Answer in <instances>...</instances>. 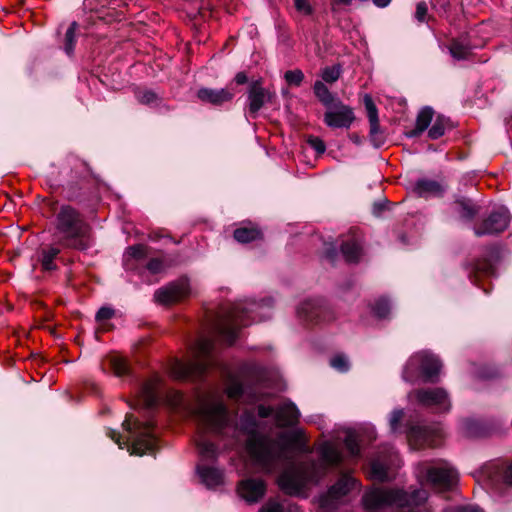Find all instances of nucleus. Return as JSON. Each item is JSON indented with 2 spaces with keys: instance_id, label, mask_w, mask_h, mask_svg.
<instances>
[{
  "instance_id": "nucleus-1",
  "label": "nucleus",
  "mask_w": 512,
  "mask_h": 512,
  "mask_svg": "<svg viewBox=\"0 0 512 512\" xmlns=\"http://www.w3.org/2000/svg\"><path fill=\"white\" fill-rule=\"evenodd\" d=\"M195 420V443L199 456L196 475L207 489L215 490L224 483V473L219 464L224 432V404L221 393L209 392L199 398Z\"/></svg>"
},
{
  "instance_id": "nucleus-2",
  "label": "nucleus",
  "mask_w": 512,
  "mask_h": 512,
  "mask_svg": "<svg viewBox=\"0 0 512 512\" xmlns=\"http://www.w3.org/2000/svg\"><path fill=\"white\" fill-rule=\"evenodd\" d=\"M240 426L248 436L246 447L254 463L267 473L273 472L284 459L285 447L259 432V421L253 410L241 414Z\"/></svg>"
},
{
  "instance_id": "nucleus-3",
  "label": "nucleus",
  "mask_w": 512,
  "mask_h": 512,
  "mask_svg": "<svg viewBox=\"0 0 512 512\" xmlns=\"http://www.w3.org/2000/svg\"><path fill=\"white\" fill-rule=\"evenodd\" d=\"M273 308L272 297H264L259 301L245 299L226 304V348L234 345L237 339L244 335V328L270 319Z\"/></svg>"
},
{
  "instance_id": "nucleus-4",
  "label": "nucleus",
  "mask_w": 512,
  "mask_h": 512,
  "mask_svg": "<svg viewBox=\"0 0 512 512\" xmlns=\"http://www.w3.org/2000/svg\"><path fill=\"white\" fill-rule=\"evenodd\" d=\"M54 226L64 247L85 251L92 246L90 226L76 208L62 205L55 215Z\"/></svg>"
},
{
  "instance_id": "nucleus-5",
  "label": "nucleus",
  "mask_w": 512,
  "mask_h": 512,
  "mask_svg": "<svg viewBox=\"0 0 512 512\" xmlns=\"http://www.w3.org/2000/svg\"><path fill=\"white\" fill-rule=\"evenodd\" d=\"M428 493L424 489H415L411 493L402 489H374L362 497V504L367 512H380L389 507L406 506L411 502L427 500Z\"/></svg>"
},
{
  "instance_id": "nucleus-6",
  "label": "nucleus",
  "mask_w": 512,
  "mask_h": 512,
  "mask_svg": "<svg viewBox=\"0 0 512 512\" xmlns=\"http://www.w3.org/2000/svg\"><path fill=\"white\" fill-rule=\"evenodd\" d=\"M215 365V347L209 338L198 341L195 356L189 362L176 361L171 374L176 379L197 378L203 376Z\"/></svg>"
},
{
  "instance_id": "nucleus-7",
  "label": "nucleus",
  "mask_w": 512,
  "mask_h": 512,
  "mask_svg": "<svg viewBox=\"0 0 512 512\" xmlns=\"http://www.w3.org/2000/svg\"><path fill=\"white\" fill-rule=\"evenodd\" d=\"M321 467L316 461H311L306 467H296L284 470L276 479L279 489L287 496H306L305 489L308 481L318 479Z\"/></svg>"
},
{
  "instance_id": "nucleus-8",
  "label": "nucleus",
  "mask_w": 512,
  "mask_h": 512,
  "mask_svg": "<svg viewBox=\"0 0 512 512\" xmlns=\"http://www.w3.org/2000/svg\"><path fill=\"white\" fill-rule=\"evenodd\" d=\"M501 259L500 247L496 244L487 246L482 257L475 258L463 263V268L467 272L469 280L480 287L485 294H489L491 283L488 286L482 283L483 278H490L496 275V264Z\"/></svg>"
},
{
  "instance_id": "nucleus-9",
  "label": "nucleus",
  "mask_w": 512,
  "mask_h": 512,
  "mask_svg": "<svg viewBox=\"0 0 512 512\" xmlns=\"http://www.w3.org/2000/svg\"><path fill=\"white\" fill-rule=\"evenodd\" d=\"M442 363L438 356L428 351L412 355L402 371L404 381L413 383L420 375L425 383H436Z\"/></svg>"
},
{
  "instance_id": "nucleus-10",
  "label": "nucleus",
  "mask_w": 512,
  "mask_h": 512,
  "mask_svg": "<svg viewBox=\"0 0 512 512\" xmlns=\"http://www.w3.org/2000/svg\"><path fill=\"white\" fill-rule=\"evenodd\" d=\"M122 426L129 433L127 442H131L128 445L131 455L142 456L152 449L154 440L149 424L142 423L130 415L126 417Z\"/></svg>"
},
{
  "instance_id": "nucleus-11",
  "label": "nucleus",
  "mask_w": 512,
  "mask_h": 512,
  "mask_svg": "<svg viewBox=\"0 0 512 512\" xmlns=\"http://www.w3.org/2000/svg\"><path fill=\"white\" fill-rule=\"evenodd\" d=\"M510 220L511 214L507 207H494L488 216L474 227V234L477 237L498 235L508 228Z\"/></svg>"
},
{
  "instance_id": "nucleus-12",
  "label": "nucleus",
  "mask_w": 512,
  "mask_h": 512,
  "mask_svg": "<svg viewBox=\"0 0 512 512\" xmlns=\"http://www.w3.org/2000/svg\"><path fill=\"white\" fill-rule=\"evenodd\" d=\"M299 318L306 324H319L333 319V312L325 299L316 298L303 301L297 308Z\"/></svg>"
},
{
  "instance_id": "nucleus-13",
  "label": "nucleus",
  "mask_w": 512,
  "mask_h": 512,
  "mask_svg": "<svg viewBox=\"0 0 512 512\" xmlns=\"http://www.w3.org/2000/svg\"><path fill=\"white\" fill-rule=\"evenodd\" d=\"M257 415L262 419L273 416L276 425L285 428L292 427L299 422L300 411L293 402L289 401L276 410L271 406L260 404L257 407Z\"/></svg>"
},
{
  "instance_id": "nucleus-14",
  "label": "nucleus",
  "mask_w": 512,
  "mask_h": 512,
  "mask_svg": "<svg viewBox=\"0 0 512 512\" xmlns=\"http://www.w3.org/2000/svg\"><path fill=\"white\" fill-rule=\"evenodd\" d=\"M426 479L435 490L447 491L456 485L458 473L447 462L441 461L427 468Z\"/></svg>"
},
{
  "instance_id": "nucleus-15",
  "label": "nucleus",
  "mask_w": 512,
  "mask_h": 512,
  "mask_svg": "<svg viewBox=\"0 0 512 512\" xmlns=\"http://www.w3.org/2000/svg\"><path fill=\"white\" fill-rule=\"evenodd\" d=\"M190 292L189 279L181 277L157 289L154 300L160 305H171L187 297Z\"/></svg>"
},
{
  "instance_id": "nucleus-16",
  "label": "nucleus",
  "mask_w": 512,
  "mask_h": 512,
  "mask_svg": "<svg viewBox=\"0 0 512 512\" xmlns=\"http://www.w3.org/2000/svg\"><path fill=\"white\" fill-rule=\"evenodd\" d=\"M415 395L419 404L433 408L438 413H446L451 409L449 395L444 388H421L416 390Z\"/></svg>"
},
{
  "instance_id": "nucleus-17",
  "label": "nucleus",
  "mask_w": 512,
  "mask_h": 512,
  "mask_svg": "<svg viewBox=\"0 0 512 512\" xmlns=\"http://www.w3.org/2000/svg\"><path fill=\"white\" fill-rule=\"evenodd\" d=\"M275 98L276 94L264 88L260 80L250 82L247 91L248 116L256 119L259 111L264 108L265 104L273 103Z\"/></svg>"
},
{
  "instance_id": "nucleus-18",
  "label": "nucleus",
  "mask_w": 512,
  "mask_h": 512,
  "mask_svg": "<svg viewBox=\"0 0 512 512\" xmlns=\"http://www.w3.org/2000/svg\"><path fill=\"white\" fill-rule=\"evenodd\" d=\"M355 119L356 116L353 108L344 104L342 101H337L334 106L326 109L323 115V122L332 129H348Z\"/></svg>"
},
{
  "instance_id": "nucleus-19",
  "label": "nucleus",
  "mask_w": 512,
  "mask_h": 512,
  "mask_svg": "<svg viewBox=\"0 0 512 512\" xmlns=\"http://www.w3.org/2000/svg\"><path fill=\"white\" fill-rule=\"evenodd\" d=\"M408 439L418 448L438 447L443 439V433L440 429H434L428 426L413 425L408 429Z\"/></svg>"
},
{
  "instance_id": "nucleus-20",
  "label": "nucleus",
  "mask_w": 512,
  "mask_h": 512,
  "mask_svg": "<svg viewBox=\"0 0 512 512\" xmlns=\"http://www.w3.org/2000/svg\"><path fill=\"white\" fill-rule=\"evenodd\" d=\"M226 398L234 399L236 401L246 399L249 402L257 400V393L255 387L247 382L235 378L230 372L226 364Z\"/></svg>"
},
{
  "instance_id": "nucleus-21",
  "label": "nucleus",
  "mask_w": 512,
  "mask_h": 512,
  "mask_svg": "<svg viewBox=\"0 0 512 512\" xmlns=\"http://www.w3.org/2000/svg\"><path fill=\"white\" fill-rule=\"evenodd\" d=\"M237 492L247 503H257L265 496L267 484L260 478H246L239 482Z\"/></svg>"
},
{
  "instance_id": "nucleus-22",
  "label": "nucleus",
  "mask_w": 512,
  "mask_h": 512,
  "mask_svg": "<svg viewBox=\"0 0 512 512\" xmlns=\"http://www.w3.org/2000/svg\"><path fill=\"white\" fill-rule=\"evenodd\" d=\"M355 480L348 476H343L329 487L326 495L321 497L320 504L324 509H332L336 506L338 500L346 496L351 489Z\"/></svg>"
},
{
  "instance_id": "nucleus-23",
  "label": "nucleus",
  "mask_w": 512,
  "mask_h": 512,
  "mask_svg": "<svg viewBox=\"0 0 512 512\" xmlns=\"http://www.w3.org/2000/svg\"><path fill=\"white\" fill-rule=\"evenodd\" d=\"M489 477L499 491L512 488V462L493 465Z\"/></svg>"
},
{
  "instance_id": "nucleus-24",
  "label": "nucleus",
  "mask_w": 512,
  "mask_h": 512,
  "mask_svg": "<svg viewBox=\"0 0 512 512\" xmlns=\"http://www.w3.org/2000/svg\"><path fill=\"white\" fill-rule=\"evenodd\" d=\"M447 190V186L441 184L436 180L421 178L418 179L413 187L414 193L418 197H438L441 198L444 196Z\"/></svg>"
},
{
  "instance_id": "nucleus-25",
  "label": "nucleus",
  "mask_w": 512,
  "mask_h": 512,
  "mask_svg": "<svg viewBox=\"0 0 512 512\" xmlns=\"http://www.w3.org/2000/svg\"><path fill=\"white\" fill-rule=\"evenodd\" d=\"M463 433L470 438L488 437L495 432V426L490 421L466 419L462 425Z\"/></svg>"
},
{
  "instance_id": "nucleus-26",
  "label": "nucleus",
  "mask_w": 512,
  "mask_h": 512,
  "mask_svg": "<svg viewBox=\"0 0 512 512\" xmlns=\"http://www.w3.org/2000/svg\"><path fill=\"white\" fill-rule=\"evenodd\" d=\"M60 251V248L54 245H46L37 250L36 261L40 263L43 271H54L57 269L55 260Z\"/></svg>"
},
{
  "instance_id": "nucleus-27",
  "label": "nucleus",
  "mask_w": 512,
  "mask_h": 512,
  "mask_svg": "<svg viewBox=\"0 0 512 512\" xmlns=\"http://www.w3.org/2000/svg\"><path fill=\"white\" fill-rule=\"evenodd\" d=\"M434 113L435 112L432 107H423L417 114L415 127L412 130L407 131L406 136L408 138H417L421 136V134L430 126Z\"/></svg>"
},
{
  "instance_id": "nucleus-28",
  "label": "nucleus",
  "mask_w": 512,
  "mask_h": 512,
  "mask_svg": "<svg viewBox=\"0 0 512 512\" xmlns=\"http://www.w3.org/2000/svg\"><path fill=\"white\" fill-rule=\"evenodd\" d=\"M157 389V380H150L141 384L139 389V398L147 409H151L156 406L158 402Z\"/></svg>"
},
{
  "instance_id": "nucleus-29",
  "label": "nucleus",
  "mask_w": 512,
  "mask_h": 512,
  "mask_svg": "<svg viewBox=\"0 0 512 512\" xmlns=\"http://www.w3.org/2000/svg\"><path fill=\"white\" fill-rule=\"evenodd\" d=\"M454 204L460 218L464 221H472L478 215L480 207L474 201L467 197H458Z\"/></svg>"
},
{
  "instance_id": "nucleus-30",
  "label": "nucleus",
  "mask_w": 512,
  "mask_h": 512,
  "mask_svg": "<svg viewBox=\"0 0 512 512\" xmlns=\"http://www.w3.org/2000/svg\"><path fill=\"white\" fill-rule=\"evenodd\" d=\"M340 251L348 263L356 264L362 256V246L354 238L343 240L340 245Z\"/></svg>"
},
{
  "instance_id": "nucleus-31",
  "label": "nucleus",
  "mask_w": 512,
  "mask_h": 512,
  "mask_svg": "<svg viewBox=\"0 0 512 512\" xmlns=\"http://www.w3.org/2000/svg\"><path fill=\"white\" fill-rule=\"evenodd\" d=\"M456 127V124L443 114H438L434 123L428 130V137L432 140L439 139L446 131H451Z\"/></svg>"
},
{
  "instance_id": "nucleus-32",
  "label": "nucleus",
  "mask_w": 512,
  "mask_h": 512,
  "mask_svg": "<svg viewBox=\"0 0 512 512\" xmlns=\"http://www.w3.org/2000/svg\"><path fill=\"white\" fill-rule=\"evenodd\" d=\"M313 92L318 101L326 108L334 106L337 101H341L336 94L332 93L328 87L320 80L315 81Z\"/></svg>"
},
{
  "instance_id": "nucleus-33",
  "label": "nucleus",
  "mask_w": 512,
  "mask_h": 512,
  "mask_svg": "<svg viewBox=\"0 0 512 512\" xmlns=\"http://www.w3.org/2000/svg\"><path fill=\"white\" fill-rule=\"evenodd\" d=\"M235 241L246 244L263 238L262 231L256 226H241L234 230Z\"/></svg>"
},
{
  "instance_id": "nucleus-34",
  "label": "nucleus",
  "mask_w": 512,
  "mask_h": 512,
  "mask_svg": "<svg viewBox=\"0 0 512 512\" xmlns=\"http://www.w3.org/2000/svg\"><path fill=\"white\" fill-rule=\"evenodd\" d=\"M147 256V247L145 245H134L126 249L123 255V262L126 269H132L134 264L132 260L139 261L145 259Z\"/></svg>"
},
{
  "instance_id": "nucleus-35",
  "label": "nucleus",
  "mask_w": 512,
  "mask_h": 512,
  "mask_svg": "<svg viewBox=\"0 0 512 512\" xmlns=\"http://www.w3.org/2000/svg\"><path fill=\"white\" fill-rule=\"evenodd\" d=\"M369 476L372 480L377 482L383 483L389 481L387 463L379 458L373 459L370 462Z\"/></svg>"
},
{
  "instance_id": "nucleus-36",
  "label": "nucleus",
  "mask_w": 512,
  "mask_h": 512,
  "mask_svg": "<svg viewBox=\"0 0 512 512\" xmlns=\"http://www.w3.org/2000/svg\"><path fill=\"white\" fill-rule=\"evenodd\" d=\"M197 97L203 103L220 105L224 101V89L201 88L197 92Z\"/></svg>"
},
{
  "instance_id": "nucleus-37",
  "label": "nucleus",
  "mask_w": 512,
  "mask_h": 512,
  "mask_svg": "<svg viewBox=\"0 0 512 512\" xmlns=\"http://www.w3.org/2000/svg\"><path fill=\"white\" fill-rule=\"evenodd\" d=\"M320 457L325 466H336L341 462V457L338 451L328 443L321 447Z\"/></svg>"
},
{
  "instance_id": "nucleus-38",
  "label": "nucleus",
  "mask_w": 512,
  "mask_h": 512,
  "mask_svg": "<svg viewBox=\"0 0 512 512\" xmlns=\"http://www.w3.org/2000/svg\"><path fill=\"white\" fill-rule=\"evenodd\" d=\"M369 140L373 147L380 148L386 142L384 130L381 128L379 121L370 122Z\"/></svg>"
},
{
  "instance_id": "nucleus-39",
  "label": "nucleus",
  "mask_w": 512,
  "mask_h": 512,
  "mask_svg": "<svg viewBox=\"0 0 512 512\" xmlns=\"http://www.w3.org/2000/svg\"><path fill=\"white\" fill-rule=\"evenodd\" d=\"M449 51L456 60H466L469 56V47L456 39L451 41Z\"/></svg>"
},
{
  "instance_id": "nucleus-40",
  "label": "nucleus",
  "mask_w": 512,
  "mask_h": 512,
  "mask_svg": "<svg viewBox=\"0 0 512 512\" xmlns=\"http://www.w3.org/2000/svg\"><path fill=\"white\" fill-rule=\"evenodd\" d=\"M342 71V66L340 64L326 66L322 70V82L329 84L336 82L340 78Z\"/></svg>"
},
{
  "instance_id": "nucleus-41",
  "label": "nucleus",
  "mask_w": 512,
  "mask_h": 512,
  "mask_svg": "<svg viewBox=\"0 0 512 512\" xmlns=\"http://www.w3.org/2000/svg\"><path fill=\"white\" fill-rule=\"evenodd\" d=\"M281 437L283 439H286L289 442V444L295 447L297 450L301 452H308L307 444L300 430L294 431L290 435L283 434Z\"/></svg>"
},
{
  "instance_id": "nucleus-42",
  "label": "nucleus",
  "mask_w": 512,
  "mask_h": 512,
  "mask_svg": "<svg viewBox=\"0 0 512 512\" xmlns=\"http://www.w3.org/2000/svg\"><path fill=\"white\" fill-rule=\"evenodd\" d=\"M78 28V24L74 21L70 24L69 28L66 31L65 34V44H64V51L68 56L73 55L75 43H76V37L75 33Z\"/></svg>"
},
{
  "instance_id": "nucleus-43",
  "label": "nucleus",
  "mask_w": 512,
  "mask_h": 512,
  "mask_svg": "<svg viewBox=\"0 0 512 512\" xmlns=\"http://www.w3.org/2000/svg\"><path fill=\"white\" fill-rule=\"evenodd\" d=\"M109 361L116 376L121 377L129 373L130 368L125 358L116 355L112 356Z\"/></svg>"
},
{
  "instance_id": "nucleus-44",
  "label": "nucleus",
  "mask_w": 512,
  "mask_h": 512,
  "mask_svg": "<svg viewBox=\"0 0 512 512\" xmlns=\"http://www.w3.org/2000/svg\"><path fill=\"white\" fill-rule=\"evenodd\" d=\"M391 310L390 302L387 298L377 299L372 307L374 315L380 319L386 318Z\"/></svg>"
},
{
  "instance_id": "nucleus-45",
  "label": "nucleus",
  "mask_w": 512,
  "mask_h": 512,
  "mask_svg": "<svg viewBox=\"0 0 512 512\" xmlns=\"http://www.w3.org/2000/svg\"><path fill=\"white\" fill-rule=\"evenodd\" d=\"M345 447L353 458L361 456V447L357 436L354 433H349L344 441Z\"/></svg>"
},
{
  "instance_id": "nucleus-46",
  "label": "nucleus",
  "mask_w": 512,
  "mask_h": 512,
  "mask_svg": "<svg viewBox=\"0 0 512 512\" xmlns=\"http://www.w3.org/2000/svg\"><path fill=\"white\" fill-rule=\"evenodd\" d=\"M244 84H250L248 76L246 72L240 71L238 72L234 79L230 82L228 86H226V101L231 100L234 97V85H244Z\"/></svg>"
},
{
  "instance_id": "nucleus-47",
  "label": "nucleus",
  "mask_w": 512,
  "mask_h": 512,
  "mask_svg": "<svg viewBox=\"0 0 512 512\" xmlns=\"http://www.w3.org/2000/svg\"><path fill=\"white\" fill-rule=\"evenodd\" d=\"M285 81L290 86H300L304 80V73L299 70H288L284 74Z\"/></svg>"
},
{
  "instance_id": "nucleus-48",
  "label": "nucleus",
  "mask_w": 512,
  "mask_h": 512,
  "mask_svg": "<svg viewBox=\"0 0 512 512\" xmlns=\"http://www.w3.org/2000/svg\"><path fill=\"white\" fill-rule=\"evenodd\" d=\"M364 106L367 111L369 123L379 121L378 109H377L372 97L368 94H366L364 96Z\"/></svg>"
},
{
  "instance_id": "nucleus-49",
  "label": "nucleus",
  "mask_w": 512,
  "mask_h": 512,
  "mask_svg": "<svg viewBox=\"0 0 512 512\" xmlns=\"http://www.w3.org/2000/svg\"><path fill=\"white\" fill-rule=\"evenodd\" d=\"M425 501L411 502L406 506L400 508V512H432L430 508L425 505Z\"/></svg>"
},
{
  "instance_id": "nucleus-50",
  "label": "nucleus",
  "mask_w": 512,
  "mask_h": 512,
  "mask_svg": "<svg viewBox=\"0 0 512 512\" xmlns=\"http://www.w3.org/2000/svg\"><path fill=\"white\" fill-rule=\"evenodd\" d=\"M330 365L339 372L349 370V362L344 355H336L330 360Z\"/></svg>"
},
{
  "instance_id": "nucleus-51",
  "label": "nucleus",
  "mask_w": 512,
  "mask_h": 512,
  "mask_svg": "<svg viewBox=\"0 0 512 512\" xmlns=\"http://www.w3.org/2000/svg\"><path fill=\"white\" fill-rule=\"evenodd\" d=\"M137 100L142 104L151 105L157 102L158 96L151 90L140 91L136 94Z\"/></svg>"
},
{
  "instance_id": "nucleus-52",
  "label": "nucleus",
  "mask_w": 512,
  "mask_h": 512,
  "mask_svg": "<svg viewBox=\"0 0 512 512\" xmlns=\"http://www.w3.org/2000/svg\"><path fill=\"white\" fill-rule=\"evenodd\" d=\"M307 144L319 155L323 154L326 150L325 142L317 136L309 135L307 137Z\"/></svg>"
},
{
  "instance_id": "nucleus-53",
  "label": "nucleus",
  "mask_w": 512,
  "mask_h": 512,
  "mask_svg": "<svg viewBox=\"0 0 512 512\" xmlns=\"http://www.w3.org/2000/svg\"><path fill=\"white\" fill-rule=\"evenodd\" d=\"M403 417H404V411L402 409H395L392 411L391 417L389 420L390 429L392 432L398 431Z\"/></svg>"
},
{
  "instance_id": "nucleus-54",
  "label": "nucleus",
  "mask_w": 512,
  "mask_h": 512,
  "mask_svg": "<svg viewBox=\"0 0 512 512\" xmlns=\"http://www.w3.org/2000/svg\"><path fill=\"white\" fill-rule=\"evenodd\" d=\"M259 512H284V506L281 503L270 499L260 508Z\"/></svg>"
},
{
  "instance_id": "nucleus-55",
  "label": "nucleus",
  "mask_w": 512,
  "mask_h": 512,
  "mask_svg": "<svg viewBox=\"0 0 512 512\" xmlns=\"http://www.w3.org/2000/svg\"><path fill=\"white\" fill-rule=\"evenodd\" d=\"M114 309L111 307H101L96 313V320L98 322H103L108 319H111L114 316Z\"/></svg>"
},
{
  "instance_id": "nucleus-56",
  "label": "nucleus",
  "mask_w": 512,
  "mask_h": 512,
  "mask_svg": "<svg viewBox=\"0 0 512 512\" xmlns=\"http://www.w3.org/2000/svg\"><path fill=\"white\" fill-rule=\"evenodd\" d=\"M389 201L387 199H384L382 201H376L372 205V214L375 217H380L382 213L387 210Z\"/></svg>"
},
{
  "instance_id": "nucleus-57",
  "label": "nucleus",
  "mask_w": 512,
  "mask_h": 512,
  "mask_svg": "<svg viewBox=\"0 0 512 512\" xmlns=\"http://www.w3.org/2000/svg\"><path fill=\"white\" fill-rule=\"evenodd\" d=\"M294 5L297 11L304 13L305 15H311L313 8L309 4L308 0H294Z\"/></svg>"
},
{
  "instance_id": "nucleus-58",
  "label": "nucleus",
  "mask_w": 512,
  "mask_h": 512,
  "mask_svg": "<svg viewBox=\"0 0 512 512\" xmlns=\"http://www.w3.org/2000/svg\"><path fill=\"white\" fill-rule=\"evenodd\" d=\"M428 13V8L425 2H418L416 5L415 18L419 22H424Z\"/></svg>"
},
{
  "instance_id": "nucleus-59",
  "label": "nucleus",
  "mask_w": 512,
  "mask_h": 512,
  "mask_svg": "<svg viewBox=\"0 0 512 512\" xmlns=\"http://www.w3.org/2000/svg\"><path fill=\"white\" fill-rule=\"evenodd\" d=\"M163 267H164V264H163L162 260H160L158 258L151 259L147 263V269L153 274L161 272L163 270Z\"/></svg>"
},
{
  "instance_id": "nucleus-60",
  "label": "nucleus",
  "mask_w": 512,
  "mask_h": 512,
  "mask_svg": "<svg viewBox=\"0 0 512 512\" xmlns=\"http://www.w3.org/2000/svg\"><path fill=\"white\" fill-rule=\"evenodd\" d=\"M325 258L332 264L338 259V249L334 245H329L324 251Z\"/></svg>"
},
{
  "instance_id": "nucleus-61",
  "label": "nucleus",
  "mask_w": 512,
  "mask_h": 512,
  "mask_svg": "<svg viewBox=\"0 0 512 512\" xmlns=\"http://www.w3.org/2000/svg\"><path fill=\"white\" fill-rule=\"evenodd\" d=\"M349 139L356 145L360 146L363 143V137L358 133L349 134Z\"/></svg>"
},
{
  "instance_id": "nucleus-62",
  "label": "nucleus",
  "mask_w": 512,
  "mask_h": 512,
  "mask_svg": "<svg viewBox=\"0 0 512 512\" xmlns=\"http://www.w3.org/2000/svg\"><path fill=\"white\" fill-rule=\"evenodd\" d=\"M352 3V0H333L332 3H331V9L332 11H336V6L337 5H345V6H348Z\"/></svg>"
},
{
  "instance_id": "nucleus-63",
  "label": "nucleus",
  "mask_w": 512,
  "mask_h": 512,
  "mask_svg": "<svg viewBox=\"0 0 512 512\" xmlns=\"http://www.w3.org/2000/svg\"><path fill=\"white\" fill-rule=\"evenodd\" d=\"M446 512H482V510H480L478 508L461 507V508L449 510V511H446Z\"/></svg>"
},
{
  "instance_id": "nucleus-64",
  "label": "nucleus",
  "mask_w": 512,
  "mask_h": 512,
  "mask_svg": "<svg viewBox=\"0 0 512 512\" xmlns=\"http://www.w3.org/2000/svg\"><path fill=\"white\" fill-rule=\"evenodd\" d=\"M372 1H373L374 5L379 7V8H385L391 2V0H372Z\"/></svg>"
}]
</instances>
